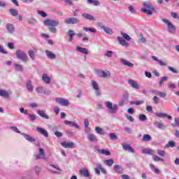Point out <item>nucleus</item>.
Wrapping results in <instances>:
<instances>
[{"mask_svg": "<svg viewBox=\"0 0 179 179\" xmlns=\"http://www.w3.org/2000/svg\"><path fill=\"white\" fill-rule=\"evenodd\" d=\"M139 38H138V42L141 44H143V43H146V38H145V36H143V34L140 33L139 34Z\"/></svg>", "mask_w": 179, "mask_h": 179, "instance_id": "nucleus-36", "label": "nucleus"}, {"mask_svg": "<svg viewBox=\"0 0 179 179\" xmlns=\"http://www.w3.org/2000/svg\"><path fill=\"white\" fill-rule=\"evenodd\" d=\"M37 13L38 15H41V16H42V17H47V14L45 13V12H44L43 10H38Z\"/></svg>", "mask_w": 179, "mask_h": 179, "instance_id": "nucleus-54", "label": "nucleus"}, {"mask_svg": "<svg viewBox=\"0 0 179 179\" xmlns=\"http://www.w3.org/2000/svg\"><path fill=\"white\" fill-rule=\"evenodd\" d=\"M146 110L148 111V113H153V108L152 107V106H147Z\"/></svg>", "mask_w": 179, "mask_h": 179, "instance_id": "nucleus-62", "label": "nucleus"}, {"mask_svg": "<svg viewBox=\"0 0 179 179\" xmlns=\"http://www.w3.org/2000/svg\"><path fill=\"white\" fill-rule=\"evenodd\" d=\"M0 96L5 99H9V93L3 90H0Z\"/></svg>", "mask_w": 179, "mask_h": 179, "instance_id": "nucleus-33", "label": "nucleus"}, {"mask_svg": "<svg viewBox=\"0 0 179 179\" xmlns=\"http://www.w3.org/2000/svg\"><path fill=\"white\" fill-rule=\"evenodd\" d=\"M28 23L29 24H36V23H37V20L35 18H29L28 20Z\"/></svg>", "mask_w": 179, "mask_h": 179, "instance_id": "nucleus-53", "label": "nucleus"}, {"mask_svg": "<svg viewBox=\"0 0 179 179\" xmlns=\"http://www.w3.org/2000/svg\"><path fill=\"white\" fill-rule=\"evenodd\" d=\"M45 54L50 59H55L57 58V55L50 50H45Z\"/></svg>", "mask_w": 179, "mask_h": 179, "instance_id": "nucleus-25", "label": "nucleus"}, {"mask_svg": "<svg viewBox=\"0 0 179 179\" xmlns=\"http://www.w3.org/2000/svg\"><path fill=\"white\" fill-rule=\"evenodd\" d=\"M169 71H171V72H173V73H178V70L175 69L174 68L171 66H168Z\"/></svg>", "mask_w": 179, "mask_h": 179, "instance_id": "nucleus-56", "label": "nucleus"}, {"mask_svg": "<svg viewBox=\"0 0 179 179\" xmlns=\"http://www.w3.org/2000/svg\"><path fill=\"white\" fill-rule=\"evenodd\" d=\"M6 28L7 29V30H8V33H10V34H12L13 33L15 32V27L11 23L6 24Z\"/></svg>", "mask_w": 179, "mask_h": 179, "instance_id": "nucleus-17", "label": "nucleus"}, {"mask_svg": "<svg viewBox=\"0 0 179 179\" xmlns=\"http://www.w3.org/2000/svg\"><path fill=\"white\" fill-rule=\"evenodd\" d=\"M91 85L94 90H95L96 97H100V96H101V91L100 90V87L99 86L97 82L92 80Z\"/></svg>", "mask_w": 179, "mask_h": 179, "instance_id": "nucleus-6", "label": "nucleus"}, {"mask_svg": "<svg viewBox=\"0 0 179 179\" xmlns=\"http://www.w3.org/2000/svg\"><path fill=\"white\" fill-rule=\"evenodd\" d=\"M162 20L164 23H165V24H167L168 31L169 33H174V31H176V26H174L171 22L166 18H162Z\"/></svg>", "mask_w": 179, "mask_h": 179, "instance_id": "nucleus-5", "label": "nucleus"}, {"mask_svg": "<svg viewBox=\"0 0 179 179\" xmlns=\"http://www.w3.org/2000/svg\"><path fill=\"white\" fill-rule=\"evenodd\" d=\"M43 24L48 26L49 31L50 33H57V26H59V20L47 19L43 21Z\"/></svg>", "mask_w": 179, "mask_h": 179, "instance_id": "nucleus-1", "label": "nucleus"}, {"mask_svg": "<svg viewBox=\"0 0 179 179\" xmlns=\"http://www.w3.org/2000/svg\"><path fill=\"white\" fill-rule=\"evenodd\" d=\"M103 31H105V33H106V34H113V29H110L109 27H105Z\"/></svg>", "mask_w": 179, "mask_h": 179, "instance_id": "nucleus-47", "label": "nucleus"}, {"mask_svg": "<svg viewBox=\"0 0 179 179\" xmlns=\"http://www.w3.org/2000/svg\"><path fill=\"white\" fill-rule=\"evenodd\" d=\"M87 138L90 142H97V138H96V135L93 134H88L87 135Z\"/></svg>", "mask_w": 179, "mask_h": 179, "instance_id": "nucleus-19", "label": "nucleus"}, {"mask_svg": "<svg viewBox=\"0 0 179 179\" xmlns=\"http://www.w3.org/2000/svg\"><path fill=\"white\" fill-rule=\"evenodd\" d=\"M152 100H153L155 104H159V101H160V99H159V97H157V96H154L152 98Z\"/></svg>", "mask_w": 179, "mask_h": 179, "instance_id": "nucleus-63", "label": "nucleus"}, {"mask_svg": "<svg viewBox=\"0 0 179 179\" xmlns=\"http://www.w3.org/2000/svg\"><path fill=\"white\" fill-rule=\"evenodd\" d=\"M55 101L59 106H62L63 107H68V105L69 104V101L68 99H64V98H55Z\"/></svg>", "mask_w": 179, "mask_h": 179, "instance_id": "nucleus-8", "label": "nucleus"}, {"mask_svg": "<svg viewBox=\"0 0 179 179\" xmlns=\"http://www.w3.org/2000/svg\"><path fill=\"white\" fill-rule=\"evenodd\" d=\"M114 52L111 50H107L106 54H105V57H108V58H111V57H113Z\"/></svg>", "mask_w": 179, "mask_h": 179, "instance_id": "nucleus-52", "label": "nucleus"}, {"mask_svg": "<svg viewBox=\"0 0 179 179\" xmlns=\"http://www.w3.org/2000/svg\"><path fill=\"white\" fill-rule=\"evenodd\" d=\"M76 34H75L74 32H73V30H72V29H70V30H69V32H68V36H69V41H73V36H76Z\"/></svg>", "mask_w": 179, "mask_h": 179, "instance_id": "nucleus-34", "label": "nucleus"}, {"mask_svg": "<svg viewBox=\"0 0 179 179\" xmlns=\"http://www.w3.org/2000/svg\"><path fill=\"white\" fill-rule=\"evenodd\" d=\"M28 115L30 118V121H36V115L28 113Z\"/></svg>", "mask_w": 179, "mask_h": 179, "instance_id": "nucleus-57", "label": "nucleus"}, {"mask_svg": "<svg viewBox=\"0 0 179 179\" xmlns=\"http://www.w3.org/2000/svg\"><path fill=\"white\" fill-rule=\"evenodd\" d=\"M8 12L12 15V16H17V15H19V11L15 8H10Z\"/></svg>", "mask_w": 179, "mask_h": 179, "instance_id": "nucleus-37", "label": "nucleus"}, {"mask_svg": "<svg viewBox=\"0 0 179 179\" xmlns=\"http://www.w3.org/2000/svg\"><path fill=\"white\" fill-rule=\"evenodd\" d=\"M82 17L86 19L87 20H94V16L89 13H83Z\"/></svg>", "mask_w": 179, "mask_h": 179, "instance_id": "nucleus-26", "label": "nucleus"}, {"mask_svg": "<svg viewBox=\"0 0 179 179\" xmlns=\"http://www.w3.org/2000/svg\"><path fill=\"white\" fill-rule=\"evenodd\" d=\"M39 154L35 155L36 160L45 159V151L43 148H38Z\"/></svg>", "mask_w": 179, "mask_h": 179, "instance_id": "nucleus-10", "label": "nucleus"}, {"mask_svg": "<svg viewBox=\"0 0 179 179\" xmlns=\"http://www.w3.org/2000/svg\"><path fill=\"white\" fill-rule=\"evenodd\" d=\"M84 31H91V33H96V29L94 28H87L86 27H83Z\"/></svg>", "mask_w": 179, "mask_h": 179, "instance_id": "nucleus-51", "label": "nucleus"}, {"mask_svg": "<svg viewBox=\"0 0 179 179\" xmlns=\"http://www.w3.org/2000/svg\"><path fill=\"white\" fill-rule=\"evenodd\" d=\"M42 80L45 83H47L48 85H49V83H51V78L48 77V75L45 73L43 74Z\"/></svg>", "mask_w": 179, "mask_h": 179, "instance_id": "nucleus-27", "label": "nucleus"}, {"mask_svg": "<svg viewBox=\"0 0 179 179\" xmlns=\"http://www.w3.org/2000/svg\"><path fill=\"white\" fill-rule=\"evenodd\" d=\"M144 101H131L130 102V104H135L136 106H141V104H143Z\"/></svg>", "mask_w": 179, "mask_h": 179, "instance_id": "nucleus-49", "label": "nucleus"}, {"mask_svg": "<svg viewBox=\"0 0 179 179\" xmlns=\"http://www.w3.org/2000/svg\"><path fill=\"white\" fill-rule=\"evenodd\" d=\"M97 76H99V78H110L111 77V73L110 71L105 72L103 70H98L96 71Z\"/></svg>", "mask_w": 179, "mask_h": 179, "instance_id": "nucleus-9", "label": "nucleus"}, {"mask_svg": "<svg viewBox=\"0 0 179 179\" xmlns=\"http://www.w3.org/2000/svg\"><path fill=\"white\" fill-rule=\"evenodd\" d=\"M113 170L115 171V173L121 174V166L120 165H115L113 166Z\"/></svg>", "mask_w": 179, "mask_h": 179, "instance_id": "nucleus-46", "label": "nucleus"}, {"mask_svg": "<svg viewBox=\"0 0 179 179\" xmlns=\"http://www.w3.org/2000/svg\"><path fill=\"white\" fill-rule=\"evenodd\" d=\"M121 64L123 65H125L126 66H129V68H134V64L131 63L130 62H128V60L125 59H120Z\"/></svg>", "mask_w": 179, "mask_h": 179, "instance_id": "nucleus-18", "label": "nucleus"}, {"mask_svg": "<svg viewBox=\"0 0 179 179\" xmlns=\"http://www.w3.org/2000/svg\"><path fill=\"white\" fill-rule=\"evenodd\" d=\"M64 124L66 125H70V127H74V128H76L77 129H79V125H78V124H76V122H71L69 120H65L64 121Z\"/></svg>", "mask_w": 179, "mask_h": 179, "instance_id": "nucleus-21", "label": "nucleus"}, {"mask_svg": "<svg viewBox=\"0 0 179 179\" xmlns=\"http://www.w3.org/2000/svg\"><path fill=\"white\" fill-rule=\"evenodd\" d=\"M105 106L110 114H115L118 111V106L117 104L113 105V103L110 101H106Z\"/></svg>", "mask_w": 179, "mask_h": 179, "instance_id": "nucleus-3", "label": "nucleus"}, {"mask_svg": "<svg viewBox=\"0 0 179 179\" xmlns=\"http://www.w3.org/2000/svg\"><path fill=\"white\" fill-rule=\"evenodd\" d=\"M61 145L63 148H65V149H73V148H75V143L73 142L64 141L61 143Z\"/></svg>", "mask_w": 179, "mask_h": 179, "instance_id": "nucleus-11", "label": "nucleus"}, {"mask_svg": "<svg viewBox=\"0 0 179 179\" xmlns=\"http://www.w3.org/2000/svg\"><path fill=\"white\" fill-rule=\"evenodd\" d=\"M21 135L24 136L26 141H28V142H36V138L31 137L27 134H21Z\"/></svg>", "mask_w": 179, "mask_h": 179, "instance_id": "nucleus-22", "label": "nucleus"}, {"mask_svg": "<svg viewBox=\"0 0 179 179\" xmlns=\"http://www.w3.org/2000/svg\"><path fill=\"white\" fill-rule=\"evenodd\" d=\"M146 120H148V117H146V115H139V120L140 121H146Z\"/></svg>", "mask_w": 179, "mask_h": 179, "instance_id": "nucleus-58", "label": "nucleus"}, {"mask_svg": "<svg viewBox=\"0 0 179 179\" xmlns=\"http://www.w3.org/2000/svg\"><path fill=\"white\" fill-rule=\"evenodd\" d=\"M87 3L93 4L94 6H99L100 5V1L97 0H87Z\"/></svg>", "mask_w": 179, "mask_h": 179, "instance_id": "nucleus-38", "label": "nucleus"}, {"mask_svg": "<svg viewBox=\"0 0 179 179\" xmlns=\"http://www.w3.org/2000/svg\"><path fill=\"white\" fill-rule=\"evenodd\" d=\"M98 152L105 156H111V152L108 150H98Z\"/></svg>", "mask_w": 179, "mask_h": 179, "instance_id": "nucleus-31", "label": "nucleus"}, {"mask_svg": "<svg viewBox=\"0 0 179 179\" xmlns=\"http://www.w3.org/2000/svg\"><path fill=\"white\" fill-rule=\"evenodd\" d=\"M37 52V49L34 48L32 50H29L28 51V55L30 57L31 59H32V61H34L36 59V57L34 56V54H36Z\"/></svg>", "mask_w": 179, "mask_h": 179, "instance_id": "nucleus-16", "label": "nucleus"}, {"mask_svg": "<svg viewBox=\"0 0 179 179\" xmlns=\"http://www.w3.org/2000/svg\"><path fill=\"white\" fill-rule=\"evenodd\" d=\"M175 147H176V143H174L173 141H169L164 146L165 149H167V148H175Z\"/></svg>", "mask_w": 179, "mask_h": 179, "instance_id": "nucleus-42", "label": "nucleus"}, {"mask_svg": "<svg viewBox=\"0 0 179 179\" xmlns=\"http://www.w3.org/2000/svg\"><path fill=\"white\" fill-rule=\"evenodd\" d=\"M152 59H153V61H156L157 62H158L161 66H167L166 63L163 62V61L157 59V57H156V56H152Z\"/></svg>", "mask_w": 179, "mask_h": 179, "instance_id": "nucleus-28", "label": "nucleus"}, {"mask_svg": "<svg viewBox=\"0 0 179 179\" xmlns=\"http://www.w3.org/2000/svg\"><path fill=\"white\" fill-rule=\"evenodd\" d=\"M128 83L133 87V89H139V84H138V82L132 79H129L128 80Z\"/></svg>", "mask_w": 179, "mask_h": 179, "instance_id": "nucleus-15", "label": "nucleus"}, {"mask_svg": "<svg viewBox=\"0 0 179 179\" xmlns=\"http://www.w3.org/2000/svg\"><path fill=\"white\" fill-rule=\"evenodd\" d=\"M15 55L18 59H21L23 62L29 61V57L24 51L22 50H17L15 52Z\"/></svg>", "mask_w": 179, "mask_h": 179, "instance_id": "nucleus-4", "label": "nucleus"}, {"mask_svg": "<svg viewBox=\"0 0 179 179\" xmlns=\"http://www.w3.org/2000/svg\"><path fill=\"white\" fill-rule=\"evenodd\" d=\"M36 131L38 132V134H41V135L45 136V138H48V131L43 128L36 127Z\"/></svg>", "mask_w": 179, "mask_h": 179, "instance_id": "nucleus-14", "label": "nucleus"}, {"mask_svg": "<svg viewBox=\"0 0 179 179\" xmlns=\"http://www.w3.org/2000/svg\"><path fill=\"white\" fill-rule=\"evenodd\" d=\"M79 172L81 176H83V177L90 176V173H89V170H87V169H80Z\"/></svg>", "mask_w": 179, "mask_h": 179, "instance_id": "nucleus-23", "label": "nucleus"}, {"mask_svg": "<svg viewBox=\"0 0 179 179\" xmlns=\"http://www.w3.org/2000/svg\"><path fill=\"white\" fill-rule=\"evenodd\" d=\"M152 159L155 162H164V159H163L159 157V156L155 155H152Z\"/></svg>", "mask_w": 179, "mask_h": 179, "instance_id": "nucleus-48", "label": "nucleus"}, {"mask_svg": "<svg viewBox=\"0 0 179 179\" xmlns=\"http://www.w3.org/2000/svg\"><path fill=\"white\" fill-rule=\"evenodd\" d=\"M117 40L121 45H123V47H129V43H128L125 39L122 38V37L117 36Z\"/></svg>", "mask_w": 179, "mask_h": 179, "instance_id": "nucleus-13", "label": "nucleus"}, {"mask_svg": "<svg viewBox=\"0 0 179 179\" xmlns=\"http://www.w3.org/2000/svg\"><path fill=\"white\" fill-rule=\"evenodd\" d=\"M123 150L129 152L130 153H135V150L129 144H122Z\"/></svg>", "mask_w": 179, "mask_h": 179, "instance_id": "nucleus-12", "label": "nucleus"}, {"mask_svg": "<svg viewBox=\"0 0 179 179\" xmlns=\"http://www.w3.org/2000/svg\"><path fill=\"white\" fill-rule=\"evenodd\" d=\"M109 138L110 141H117V139H118V136H117V134L115 133H110L109 134Z\"/></svg>", "mask_w": 179, "mask_h": 179, "instance_id": "nucleus-45", "label": "nucleus"}, {"mask_svg": "<svg viewBox=\"0 0 179 179\" xmlns=\"http://www.w3.org/2000/svg\"><path fill=\"white\" fill-rule=\"evenodd\" d=\"M142 153L145 155H151L152 156H153V155H155V150L145 148L143 150Z\"/></svg>", "mask_w": 179, "mask_h": 179, "instance_id": "nucleus-29", "label": "nucleus"}, {"mask_svg": "<svg viewBox=\"0 0 179 179\" xmlns=\"http://www.w3.org/2000/svg\"><path fill=\"white\" fill-rule=\"evenodd\" d=\"M95 131L96 134H99V135H104V131L103 130V129L99 127H95Z\"/></svg>", "mask_w": 179, "mask_h": 179, "instance_id": "nucleus-43", "label": "nucleus"}, {"mask_svg": "<svg viewBox=\"0 0 179 179\" xmlns=\"http://www.w3.org/2000/svg\"><path fill=\"white\" fill-rule=\"evenodd\" d=\"M142 141L143 142H149L150 141H152V136L149 134H144Z\"/></svg>", "mask_w": 179, "mask_h": 179, "instance_id": "nucleus-35", "label": "nucleus"}, {"mask_svg": "<svg viewBox=\"0 0 179 179\" xmlns=\"http://www.w3.org/2000/svg\"><path fill=\"white\" fill-rule=\"evenodd\" d=\"M96 24L98 27H100V29H103V30L106 27V26H104V24H103V23L100 22H96Z\"/></svg>", "mask_w": 179, "mask_h": 179, "instance_id": "nucleus-64", "label": "nucleus"}, {"mask_svg": "<svg viewBox=\"0 0 179 179\" xmlns=\"http://www.w3.org/2000/svg\"><path fill=\"white\" fill-rule=\"evenodd\" d=\"M171 16H172V17H173V19H178L179 20V15H178V14H177V13L172 12L171 13Z\"/></svg>", "mask_w": 179, "mask_h": 179, "instance_id": "nucleus-61", "label": "nucleus"}, {"mask_svg": "<svg viewBox=\"0 0 179 179\" xmlns=\"http://www.w3.org/2000/svg\"><path fill=\"white\" fill-rule=\"evenodd\" d=\"M104 163L106 166H111L114 164V160L113 159H106L104 161Z\"/></svg>", "mask_w": 179, "mask_h": 179, "instance_id": "nucleus-41", "label": "nucleus"}, {"mask_svg": "<svg viewBox=\"0 0 179 179\" xmlns=\"http://www.w3.org/2000/svg\"><path fill=\"white\" fill-rule=\"evenodd\" d=\"M37 114H38V115H40V117H42V118H44L45 120H50V116H48V115L45 114L42 110H38Z\"/></svg>", "mask_w": 179, "mask_h": 179, "instance_id": "nucleus-30", "label": "nucleus"}, {"mask_svg": "<svg viewBox=\"0 0 179 179\" xmlns=\"http://www.w3.org/2000/svg\"><path fill=\"white\" fill-rule=\"evenodd\" d=\"M154 125H155V127H157V128H159V129H163V128H166V126L164 125V124L158 121H155L154 122Z\"/></svg>", "mask_w": 179, "mask_h": 179, "instance_id": "nucleus-32", "label": "nucleus"}, {"mask_svg": "<svg viewBox=\"0 0 179 179\" xmlns=\"http://www.w3.org/2000/svg\"><path fill=\"white\" fill-rule=\"evenodd\" d=\"M125 117L131 122H134V121H135V119H134L133 117L129 115H126Z\"/></svg>", "mask_w": 179, "mask_h": 179, "instance_id": "nucleus-60", "label": "nucleus"}, {"mask_svg": "<svg viewBox=\"0 0 179 179\" xmlns=\"http://www.w3.org/2000/svg\"><path fill=\"white\" fill-rule=\"evenodd\" d=\"M157 155H159V156H162V157H164V156H166V152L163 150H157Z\"/></svg>", "mask_w": 179, "mask_h": 179, "instance_id": "nucleus-50", "label": "nucleus"}, {"mask_svg": "<svg viewBox=\"0 0 179 179\" xmlns=\"http://www.w3.org/2000/svg\"><path fill=\"white\" fill-rule=\"evenodd\" d=\"M76 50L77 51H78V52H81V54H85V55H87V54H89L87 49H86L85 48L77 46Z\"/></svg>", "mask_w": 179, "mask_h": 179, "instance_id": "nucleus-24", "label": "nucleus"}, {"mask_svg": "<svg viewBox=\"0 0 179 179\" xmlns=\"http://www.w3.org/2000/svg\"><path fill=\"white\" fill-rule=\"evenodd\" d=\"M14 66L17 72H22L23 71V66L22 64H15Z\"/></svg>", "mask_w": 179, "mask_h": 179, "instance_id": "nucleus-39", "label": "nucleus"}, {"mask_svg": "<svg viewBox=\"0 0 179 179\" xmlns=\"http://www.w3.org/2000/svg\"><path fill=\"white\" fill-rule=\"evenodd\" d=\"M155 117H159V118H166L167 117V114L163 113H155Z\"/></svg>", "mask_w": 179, "mask_h": 179, "instance_id": "nucleus-44", "label": "nucleus"}, {"mask_svg": "<svg viewBox=\"0 0 179 179\" xmlns=\"http://www.w3.org/2000/svg\"><path fill=\"white\" fill-rule=\"evenodd\" d=\"M36 90L37 93H43L44 87H36Z\"/></svg>", "mask_w": 179, "mask_h": 179, "instance_id": "nucleus-59", "label": "nucleus"}, {"mask_svg": "<svg viewBox=\"0 0 179 179\" xmlns=\"http://www.w3.org/2000/svg\"><path fill=\"white\" fill-rule=\"evenodd\" d=\"M121 36L124 38V40H127V41H131V36H129L127 33L121 32Z\"/></svg>", "mask_w": 179, "mask_h": 179, "instance_id": "nucleus-40", "label": "nucleus"}, {"mask_svg": "<svg viewBox=\"0 0 179 179\" xmlns=\"http://www.w3.org/2000/svg\"><path fill=\"white\" fill-rule=\"evenodd\" d=\"M157 94H158V96H159V97H162L164 99V97H166L167 96V94L164 92H158Z\"/></svg>", "mask_w": 179, "mask_h": 179, "instance_id": "nucleus-55", "label": "nucleus"}, {"mask_svg": "<svg viewBox=\"0 0 179 179\" xmlns=\"http://www.w3.org/2000/svg\"><path fill=\"white\" fill-rule=\"evenodd\" d=\"M80 20H78V18L75 17H67L64 20V23L66 24H78L80 23Z\"/></svg>", "mask_w": 179, "mask_h": 179, "instance_id": "nucleus-7", "label": "nucleus"}, {"mask_svg": "<svg viewBox=\"0 0 179 179\" xmlns=\"http://www.w3.org/2000/svg\"><path fill=\"white\" fill-rule=\"evenodd\" d=\"M26 87L28 90V92H30L31 93L33 92L34 87L33 86V84L31 83V80H27L26 83Z\"/></svg>", "mask_w": 179, "mask_h": 179, "instance_id": "nucleus-20", "label": "nucleus"}, {"mask_svg": "<svg viewBox=\"0 0 179 179\" xmlns=\"http://www.w3.org/2000/svg\"><path fill=\"white\" fill-rule=\"evenodd\" d=\"M143 8H141V12H143V13H146V15H152L153 11L155 10V8L152 4L149 2H144L143 3Z\"/></svg>", "mask_w": 179, "mask_h": 179, "instance_id": "nucleus-2", "label": "nucleus"}]
</instances>
